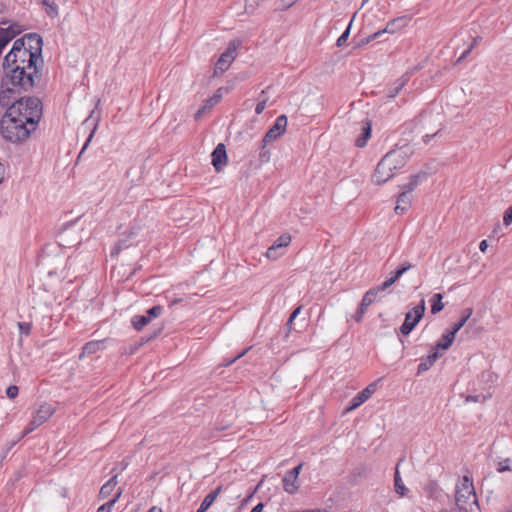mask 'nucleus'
<instances>
[{
	"label": "nucleus",
	"instance_id": "nucleus-60",
	"mask_svg": "<svg viewBox=\"0 0 512 512\" xmlns=\"http://www.w3.org/2000/svg\"><path fill=\"white\" fill-rule=\"evenodd\" d=\"M441 512H458V511H457L456 509H454V510H450V511H448V510H442Z\"/></svg>",
	"mask_w": 512,
	"mask_h": 512
},
{
	"label": "nucleus",
	"instance_id": "nucleus-15",
	"mask_svg": "<svg viewBox=\"0 0 512 512\" xmlns=\"http://www.w3.org/2000/svg\"><path fill=\"white\" fill-rule=\"evenodd\" d=\"M440 357V354L438 353V351H433L431 354L427 355L426 357H423L420 359V364L418 365V368H417V374H422L424 372H426L427 370H429L433 365L434 363L436 362V360Z\"/></svg>",
	"mask_w": 512,
	"mask_h": 512
},
{
	"label": "nucleus",
	"instance_id": "nucleus-27",
	"mask_svg": "<svg viewBox=\"0 0 512 512\" xmlns=\"http://www.w3.org/2000/svg\"><path fill=\"white\" fill-rule=\"evenodd\" d=\"M377 291H375L374 288H371L369 289L363 296L362 300H361V303L360 305L363 307V308H368L372 303L375 302L376 298H377Z\"/></svg>",
	"mask_w": 512,
	"mask_h": 512
},
{
	"label": "nucleus",
	"instance_id": "nucleus-16",
	"mask_svg": "<svg viewBox=\"0 0 512 512\" xmlns=\"http://www.w3.org/2000/svg\"><path fill=\"white\" fill-rule=\"evenodd\" d=\"M405 24L406 21L404 17L394 18L386 24L384 29L379 30L378 33H380V36H382L384 33L393 34L400 30Z\"/></svg>",
	"mask_w": 512,
	"mask_h": 512
},
{
	"label": "nucleus",
	"instance_id": "nucleus-23",
	"mask_svg": "<svg viewBox=\"0 0 512 512\" xmlns=\"http://www.w3.org/2000/svg\"><path fill=\"white\" fill-rule=\"evenodd\" d=\"M398 467H399V463L397 464L396 469H395L394 487H395L396 493H398L400 496H405L408 492V489L406 488V486L404 485V483L400 477Z\"/></svg>",
	"mask_w": 512,
	"mask_h": 512
},
{
	"label": "nucleus",
	"instance_id": "nucleus-58",
	"mask_svg": "<svg viewBox=\"0 0 512 512\" xmlns=\"http://www.w3.org/2000/svg\"><path fill=\"white\" fill-rule=\"evenodd\" d=\"M155 337H157V333H154L153 335H151L146 341L154 339Z\"/></svg>",
	"mask_w": 512,
	"mask_h": 512
},
{
	"label": "nucleus",
	"instance_id": "nucleus-28",
	"mask_svg": "<svg viewBox=\"0 0 512 512\" xmlns=\"http://www.w3.org/2000/svg\"><path fill=\"white\" fill-rule=\"evenodd\" d=\"M150 322L149 317H146L145 315H136L132 318V325L138 331L143 329Z\"/></svg>",
	"mask_w": 512,
	"mask_h": 512
},
{
	"label": "nucleus",
	"instance_id": "nucleus-9",
	"mask_svg": "<svg viewBox=\"0 0 512 512\" xmlns=\"http://www.w3.org/2000/svg\"><path fill=\"white\" fill-rule=\"evenodd\" d=\"M287 123L288 120L286 115H280L277 117L275 123L270 127L262 139V150H264L268 143L277 140L286 131Z\"/></svg>",
	"mask_w": 512,
	"mask_h": 512
},
{
	"label": "nucleus",
	"instance_id": "nucleus-61",
	"mask_svg": "<svg viewBox=\"0 0 512 512\" xmlns=\"http://www.w3.org/2000/svg\"><path fill=\"white\" fill-rule=\"evenodd\" d=\"M88 122H89V119H86V120L83 122V126H85Z\"/></svg>",
	"mask_w": 512,
	"mask_h": 512
},
{
	"label": "nucleus",
	"instance_id": "nucleus-20",
	"mask_svg": "<svg viewBox=\"0 0 512 512\" xmlns=\"http://www.w3.org/2000/svg\"><path fill=\"white\" fill-rule=\"evenodd\" d=\"M455 339L454 332L447 331L441 337V339L437 342L434 349L437 351L438 349L447 350L453 343Z\"/></svg>",
	"mask_w": 512,
	"mask_h": 512
},
{
	"label": "nucleus",
	"instance_id": "nucleus-53",
	"mask_svg": "<svg viewBox=\"0 0 512 512\" xmlns=\"http://www.w3.org/2000/svg\"><path fill=\"white\" fill-rule=\"evenodd\" d=\"M264 508L263 503H258L250 512H262Z\"/></svg>",
	"mask_w": 512,
	"mask_h": 512
},
{
	"label": "nucleus",
	"instance_id": "nucleus-43",
	"mask_svg": "<svg viewBox=\"0 0 512 512\" xmlns=\"http://www.w3.org/2000/svg\"><path fill=\"white\" fill-rule=\"evenodd\" d=\"M301 307L296 308L290 315L288 321H287V327L291 329V324L294 321V319L297 317V315L300 313Z\"/></svg>",
	"mask_w": 512,
	"mask_h": 512
},
{
	"label": "nucleus",
	"instance_id": "nucleus-38",
	"mask_svg": "<svg viewBox=\"0 0 512 512\" xmlns=\"http://www.w3.org/2000/svg\"><path fill=\"white\" fill-rule=\"evenodd\" d=\"M18 393H19V388L16 385H11L6 390V395L10 399L16 398Z\"/></svg>",
	"mask_w": 512,
	"mask_h": 512
},
{
	"label": "nucleus",
	"instance_id": "nucleus-8",
	"mask_svg": "<svg viewBox=\"0 0 512 512\" xmlns=\"http://www.w3.org/2000/svg\"><path fill=\"white\" fill-rule=\"evenodd\" d=\"M238 46L239 44L236 41L229 43L227 49L220 55L218 61L216 62L213 76H218L228 70L231 63L237 56Z\"/></svg>",
	"mask_w": 512,
	"mask_h": 512
},
{
	"label": "nucleus",
	"instance_id": "nucleus-17",
	"mask_svg": "<svg viewBox=\"0 0 512 512\" xmlns=\"http://www.w3.org/2000/svg\"><path fill=\"white\" fill-rule=\"evenodd\" d=\"M410 205H411L410 195H408L407 193L401 192L397 199L395 213L396 214L404 213L405 211H407V209L410 207Z\"/></svg>",
	"mask_w": 512,
	"mask_h": 512
},
{
	"label": "nucleus",
	"instance_id": "nucleus-14",
	"mask_svg": "<svg viewBox=\"0 0 512 512\" xmlns=\"http://www.w3.org/2000/svg\"><path fill=\"white\" fill-rule=\"evenodd\" d=\"M372 124L369 120H365L362 123L361 134L355 139V145L359 148L366 146L368 140L371 137Z\"/></svg>",
	"mask_w": 512,
	"mask_h": 512
},
{
	"label": "nucleus",
	"instance_id": "nucleus-57",
	"mask_svg": "<svg viewBox=\"0 0 512 512\" xmlns=\"http://www.w3.org/2000/svg\"><path fill=\"white\" fill-rule=\"evenodd\" d=\"M2 174H3V166H2V164L0 163V183H1V182H2V180H3Z\"/></svg>",
	"mask_w": 512,
	"mask_h": 512
},
{
	"label": "nucleus",
	"instance_id": "nucleus-32",
	"mask_svg": "<svg viewBox=\"0 0 512 512\" xmlns=\"http://www.w3.org/2000/svg\"><path fill=\"white\" fill-rule=\"evenodd\" d=\"M353 17H355V15H354ZM353 19H354V18H352V19H351V21L349 22V24H348V26H347L346 30H345V31L342 33V35L337 39L336 45H337L338 47H341V46H343V45L346 43V41H347V39H348V37H349V35H350V28H351V25H352Z\"/></svg>",
	"mask_w": 512,
	"mask_h": 512
},
{
	"label": "nucleus",
	"instance_id": "nucleus-49",
	"mask_svg": "<svg viewBox=\"0 0 512 512\" xmlns=\"http://www.w3.org/2000/svg\"><path fill=\"white\" fill-rule=\"evenodd\" d=\"M302 466H303L302 464H299L298 466H296L293 469L289 470L288 473L294 475L295 479H297Z\"/></svg>",
	"mask_w": 512,
	"mask_h": 512
},
{
	"label": "nucleus",
	"instance_id": "nucleus-44",
	"mask_svg": "<svg viewBox=\"0 0 512 512\" xmlns=\"http://www.w3.org/2000/svg\"><path fill=\"white\" fill-rule=\"evenodd\" d=\"M259 157L261 161H268L269 160V151L266 150V147L264 150H262V141L260 142V154Z\"/></svg>",
	"mask_w": 512,
	"mask_h": 512
},
{
	"label": "nucleus",
	"instance_id": "nucleus-29",
	"mask_svg": "<svg viewBox=\"0 0 512 512\" xmlns=\"http://www.w3.org/2000/svg\"><path fill=\"white\" fill-rule=\"evenodd\" d=\"M121 494H122V491H121V489H119L111 500H109L108 502H106L105 504L101 505L98 508L97 512H111L112 507L118 501Z\"/></svg>",
	"mask_w": 512,
	"mask_h": 512
},
{
	"label": "nucleus",
	"instance_id": "nucleus-1",
	"mask_svg": "<svg viewBox=\"0 0 512 512\" xmlns=\"http://www.w3.org/2000/svg\"><path fill=\"white\" fill-rule=\"evenodd\" d=\"M43 40L37 33H29L14 41L2 63L1 87L6 90H31L41 80Z\"/></svg>",
	"mask_w": 512,
	"mask_h": 512
},
{
	"label": "nucleus",
	"instance_id": "nucleus-45",
	"mask_svg": "<svg viewBox=\"0 0 512 512\" xmlns=\"http://www.w3.org/2000/svg\"><path fill=\"white\" fill-rule=\"evenodd\" d=\"M480 399H482V401H484L486 399L485 396H480V395H468L466 397V402H478L480 401Z\"/></svg>",
	"mask_w": 512,
	"mask_h": 512
},
{
	"label": "nucleus",
	"instance_id": "nucleus-56",
	"mask_svg": "<svg viewBox=\"0 0 512 512\" xmlns=\"http://www.w3.org/2000/svg\"><path fill=\"white\" fill-rule=\"evenodd\" d=\"M246 1L249 3L250 6L253 7V6L257 5L260 0H246Z\"/></svg>",
	"mask_w": 512,
	"mask_h": 512
},
{
	"label": "nucleus",
	"instance_id": "nucleus-52",
	"mask_svg": "<svg viewBox=\"0 0 512 512\" xmlns=\"http://www.w3.org/2000/svg\"><path fill=\"white\" fill-rule=\"evenodd\" d=\"M487 248H488V242H487V240H482V241L480 242V244H479V249H480V251L484 253V252H486Z\"/></svg>",
	"mask_w": 512,
	"mask_h": 512
},
{
	"label": "nucleus",
	"instance_id": "nucleus-35",
	"mask_svg": "<svg viewBox=\"0 0 512 512\" xmlns=\"http://www.w3.org/2000/svg\"><path fill=\"white\" fill-rule=\"evenodd\" d=\"M380 37H381V36H380V33H378V31H377V32H375V33L370 34V35H369V36H367V37H364V38L360 39V40H359V42L357 43V46H358V47H361V46L367 45V44H369L371 41L376 40V39H378V38H380Z\"/></svg>",
	"mask_w": 512,
	"mask_h": 512
},
{
	"label": "nucleus",
	"instance_id": "nucleus-42",
	"mask_svg": "<svg viewBox=\"0 0 512 512\" xmlns=\"http://www.w3.org/2000/svg\"><path fill=\"white\" fill-rule=\"evenodd\" d=\"M366 310V308H363L361 305H359L355 315L353 316L354 320L358 323L361 322Z\"/></svg>",
	"mask_w": 512,
	"mask_h": 512
},
{
	"label": "nucleus",
	"instance_id": "nucleus-59",
	"mask_svg": "<svg viewBox=\"0 0 512 512\" xmlns=\"http://www.w3.org/2000/svg\"><path fill=\"white\" fill-rule=\"evenodd\" d=\"M118 252H119V248H118V247H116V248H115V251H111V254H112V255H114V254H117Z\"/></svg>",
	"mask_w": 512,
	"mask_h": 512
},
{
	"label": "nucleus",
	"instance_id": "nucleus-3",
	"mask_svg": "<svg viewBox=\"0 0 512 512\" xmlns=\"http://www.w3.org/2000/svg\"><path fill=\"white\" fill-rule=\"evenodd\" d=\"M23 89H15V90H6L1 87L0 92V105L3 107H7V109L19 107L20 113L18 118L25 121L26 118H30L34 115V110L38 111V115L34 117L33 121H35V125L38 126V123L42 117V103L39 98L27 96L17 99L11 103L9 93L22 92Z\"/></svg>",
	"mask_w": 512,
	"mask_h": 512
},
{
	"label": "nucleus",
	"instance_id": "nucleus-24",
	"mask_svg": "<svg viewBox=\"0 0 512 512\" xmlns=\"http://www.w3.org/2000/svg\"><path fill=\"white\" fill-rule=\"evenodd\" d=\"M473 310L471 308H466L462 311L461 318L453 325L451 332L456 333L466 324L468 319L471 317Z\"/></svg>",
	"mask_w": 512,
	"mask_h": 512
},
{
	"label": "nucleus",
	"instance_id": "nucleus-54",
	"mask_svg": "<svg viewBox=\"0 0 512 512\" xmlns=\"http://www.w3.org/2000/svg\"><path fill=\"white\" fill-rule=\"evenodd\" d=\"M295 2H296V0H283V7H284V8H289V7H291Z\"/></svg>",
	"mask_w": 512,
	"mask_h": 512
},
{
	"label": "nucleus",
	"instance_id": "nucleus-46",
	"mask_svg": "<svg viewBox=\"0 0 512 512\" xmlns=\"http://www.w3.org/2000/svg\"><path fill=\"white\" fill-rule=\"evenodd\" d=\"M266 105L267 104H265V100H262L261 102L258 101V103L256 104V107H255L256 114H258V115L261 114L264 111V109L266 108Z\"/></svg>",
	"mask_w": 512,
	"mask_h": 512
},
{
	"label": "nucleus",
	"instance_id": "nucleus-40",
	"mask_svg": "<svg viewBox=\"0 0 512 512\" xmlns=\"http://www.w3.org/2000/svg\"><path fill=\"white\" fill-rule=\"evenodd\" d=\"M509 462H510V460L508 458L499 462L497 471L499 473H503L505 471H510Z\"/></svg>",
	"mask_w": 512,
	"mask_h": 512
},
{
	"label": "nucleus",
	"instance_id": "nucleus-21",
	"mask_svg": "<svg viewBox=\"0 0 512 512\" xmlns=\"http://www.w3.org/2000/svg\"><path fill=\"white\" fill-rule=\"evenodd\" d=\"M283 488L287 493L293 494L297 491L298 485H297V479H295V476L286 473L283 478Z\"/></svg>",
	"mask_w": 512,
	"mask_h": 512
},
{
	"label": "nucleus",
	"instance_id": "nucleus-19",
	"mask_svg": "<svg viewBox=\"0 0 512 512\" xmlns=\"http://www.w3.org/2000/svg\"><path fill=\"white\" fill-rule=\"evenodd\" d=\"M117 485V476L111 477L100 489L99 497L101 499L108 498Z\"/></svg>",
	"mask_w": 512,
	"mask_h": 512
},
{
	"label": "nucleus",
	"instance_id": "nucleus-34",
	"mask_svg": "<svg viewBox=\"0 0 512 512\" xmlns=\"http://www.w3.org/2000/svg\"><path fill=\"white\" fill-rule=\"evenodd\" d=\"M405 81L404 80H398L393 88L389 90L388 97L394 98L398 95V93L401 91V89L404 87Z\"/></svg>",
	"mask_w": 512,
	"mask_h": 512
},
{
	"label": "nucleus",
	"instance_id": "nucleus-48",
	"mask_svg": "<svg viewBox=\"0 0 512 512\" xmlns=\"http://www.w3.org/2000/svg\"><path fill=\"white\" fill-rule=\"evenodd\" d=\"M96 126H97V125H96V124H94V128H93V130L91 131V133H90V135H89L88 139L86 140V142H85V144H84V146H83V148H82V150H81V152H80V155L84 152V150L87 148L88 144L90 143V141H91V139H92V137H93V135H94V132H95Z\"/></svg>",
	"mask_w": 512,
	"mask_h": 512
},
{
	"label": "nucleus",
	"instance_id": "nucleus-4",
	"mask_svg": "<svg viewBox=\"0 0 512 512\" xmlns=\"http://www.w3.org/2000/svg\"><path fill=\"white\" fill-rule=\"evenodd\" d=\"M409 155L404 149L389 151L377 164L372 175L373 183L380 185L394 176L395 171L405 166Z\"/></svg>",
	"mask_w": 512,
	"mask_h": 512
},
{
	"label": "nucleus",
	"instance_id": "nucleus-39",
	"mask_svg": "<svg viewBox=\"0 0 512 512\" xmlns=\"http://www.w3.org/2000/svg\"><path fill=\"white\" fill-rule=\"evenodd\" d=\"M477 42V39H474L473 42L469 45V47L461 54V56L457 59V63L464 60L473 50Z\"/></svg>",
	"mask_w": 512,
	"mask_h": 512
},
{
	"label": "nucleus",
	"instance_id": "nucleus-36",
	"mask_svg": "<svg viewBox=\"0 0 512 512\" xmlns=\"http://www.w3.org/2000/svg\"><path fill=\"white\" fill-rule=\"evenodd\" d=\"M395 283V280L390 276L387 280H385L381 285L373 287L375 291L379 294L380 292L388 289Z\"/></svg>",
	"mask_w": 512,
	"mask_h": 512
},
{
	"label": "nucleus",
	"instance_id": "nucleus-12",
	"mask_svg": "<svg viewBox=\"0 0 512 512\" xmlns=\"http://www.w3.org/2000/svg\"><path fill=\"white\" fill-rule=\"evenodd\" d=\"M212 157V165L214 166L216 171H221L222 166L227 161V154H226V148L225 145L222 143H219L214 151L211 154Z\"/></svg>",
	"mask_w": 512,
	"mask_h": 512
},
{
	"label": "nucleus",
	"instance_id": "nucleus-55",
	"mask_svg": "<svg viewBox=\"0 0 512 512\" xmlns=\"http://www.w3.org/2000/svg\"><path fill=\"white\" fill-rule=\"evenodd\" d=\"M428 488L430 489L431 492H433L434 490H436L438 488V485L436 482L432 481L429 483Z\"/></svg>",
	"mask_w": 512,
	"mask_h": 512
},
{
	"label": "nucleus",
	"instance_id": "nucleus-7",
	"mask_svg": "<svg viewBox=\"0 0 512 512\" xmlns=\"http://www.w3.org/2000/svg\"><path fill=\"white\" fill-rule=\"evenodd\" d=\"M425 313V301L421 300L420 304L415 306L412 311L405 315V320L400 327L402 335H409L415 326L419 323Z\"/></svg>",
	"mask_w": 512,
	"mask_h": 512
},
{
	"label": "nucleus",
	"instance_id": "nucleus-22",
	"mask_svg": "<svg viewBox=\"0 0 512 512\" xmlns=\"http://www.w3.org/2000/svg\"><path fill=\"white\" fill-rule=\"evenodd\" d=\"M426 177L425 173H419L411 176L409 183L403 185V193H407L408 195L411 194V192L418 186L421 179Z\"/></svg>",
	"mask_w": 512,
	"mask_h": 512
},
{
	"label": "nucleus",
	"instance_id": "nucleus-18",
	"mask_svg": "<svg viewBox=\"0 0 512 512\" xmlns=\"http://www.w3.org/2000/svg\"><path fill=\"white\" fill-rule=\"evenodd\" d=\"M104 347V341L103 340H95L87 342L84 347L82 354L80 355V358L84 355H92L99 350H101Z\"/></svg>",
	"mask_w": 512,
	"mask_h": 512
},
{
	"label": "nucleus",
	"instance_id": "nucleus-5",
	"mask_svg": "<svg viewBox=\"0 0 512 512\" xmlns=\"http://www.w3.org/2000/svg\"><path fill=\"white\" fill-rule=\"evenodd\" d=\"M455 502L464 512H481L472 479L465 475L456 486Z\"/></svg>",
	"mask_w": 512,
	"mask_h": 512
},
{
	"label": "nucleus",
	"instance_id": "nucleus-26",
	"mask_svg": "<svg viewBox=\"0 0 512 512\" xmlns=\"http://www.w3.org/2000/svg\"><path fill=\"white\" fill-rule=\"evenodd\" d=\"M443 295L441 293H436L432 296L431 302V313L437 314L443 310L444 304L442 303Z\"/></svg>",
	"mask_w": 512,
	"mask_h": 512
},
{
	"label": "nucleus",
	"instance_id": "nucleus-10",
	"mask_svg": "<svg viewBox=\"0 0 512 512\" xmlns=\"http://www.w3.org/2000/svg\"><path fill=\"white\" fill-rule=\"evenodd\" d=\"M291 242V236L289 234L281 235L271 247L268 248L266 252V257L271 260L278 259L281 255H283V250L286 248Z\"/></svg>",
	"mask_w": 512,
	"mask_h": 512
},
{
	"label": "nucleus",
	"instance_id": "nucleus-33",
	"mask_svg": "<svg viewBox=\"0 0 512 512\" xmlns=\"http://www.w3.org/2000/svg\"><path fill=\"white\" fill-rule=\"evenodd\" d=\"M163 312V307L160 305L153 306L152 308L148 309L146 312V317H149V320L151 321L153 318L159 317Z\"/></svg>",
	"mask_w": 512,
	"mask_h": 512
},
{
	"label": "nucleus",
	"instance_id": "nucleus-2",
	"mask_svg": "<svg viewBox=\"0 0 512 512\" xmlns=\"http://www.w3.org/2000/svg\"><path fill=\"white\" fill-rule=\"evenodd\" d=\"M20 113L19 107L7 109L0 121V133L2 137L11 143H21L27 140L30 135L37 129L34 117L38 114L34 110V115L26 118L25 121L18 118Z\"/></svg>",
	"mask_w": 512,
	"mask_h": 512
},
{
	"label": "nucleus",
	"instance_id": "nucleus-30",
	"mask_svg": "<svg viewBox=\"0 0 512 512\" xmlns=\"http://www.w3.org/2000/svg\"><path fill=\"white\" fill-rule=\"evenodd\" d=\"M412 268V265L409 262H404L397 270H395L391 277L395 280V282L409 269Z\"/></svg>",
	"mask_w": 512,
	"mask_h": 512
},
{
	"label": "nucleus",
	"instance_id": "nucleus-47",
	"mask_svg": "<svg viewBox=\"0 0 512 512\" xmlns=\"http://www.w3.org/2000/svg\"><path fill=\"white\" fill-rule=\"evenodd\" d=\"M249 349H250V348H247V349L243 350V351H242L241 353H239L237 356H235V357H234V358H232L230 361H228V362L225 364V366H229V365H231L232 363H234L237 359H240L242 356H244V355L248 352V350H249Z\"/></svg>",
	"mask_w": 512,
	"mask_h": 512
},
{
	"label": "nucleus",
	"instance_id": "nucleus-13",
	"mask_svg": "<svg viewBox=\"0 0 512 512\" xmlns=\"http://www.w3.org/2000/svg\"><path fill=\"white\" fill-rule=\"evenodd\" d=\"M223 88H219L217 92L210 98L206 99L203 106L196 112L195 118L199 119L206 111L210 110L222 98Z\"/></svg>",
	"mask_w": 512,
	"mask_h": 512
},
{
	"label": "nucleus",
	"instance_id": "nucleus-62",
	"mask_svg": "<svg viewBox=\"0 0 512 512\" xmlns=\"http://www.w3.org/2000/svg\"><path fill=\"white\" fill-rule=\"evenodd\" d=\"M510 207L512 208V205Z\"/></svg>",
	"mask_w": 512,
	"mask_h": 512
},
{
	"label": "nucleus",
	"instance_id": "nucleus-51",
	"mask_svg": "<svg viewBox=\"0 0 512 512\" xmlns=\"http://www.w3.org/2000/svg\"><path fill=\"white\" fill-rule=\"evenodd\" d=\"M262 100H265V104H267L269 98L266 95V90H262L259 94L258 101L261 102Z\"/></svg>",
	"mask_w": 512,
	"mask_h": 512
},
{
	"label": "nucleus",
	"instance_id": "nucleus-25",
	"mask_svg": "<svg viewBox=\"0 0 512 512\" xmlns=\"http://www.w3.org/2000/svg\"><path fill=\"white\" fill-rule=\"evenodd\" d=\"M221 488L218 487L216 490L214 491H211L209 494H207L205 496V498L203 499L200 507H201V512H206L210 506L213 504V502L216 500L219 492H220Z\"/></svg>",
	"mask_w": 512,
	"mask_h": 512
},
{
	"label": "nucleus",
	"instance_id": "nucleus-31",
	"mask_svg": "<svg viewBox=\"0 0 512 512\" xmlns=\"http://www.w3.org/2000/svg\"><path fill=\"white\" fill-rule=\"evenodd\" d=\"M42 4L48 8L47 13L49 16L54 17L58 14V7L54 0H42Z\"/></svg>",
	"mask_w": 512,
	"mask_h": 512
},
{
	"label": "nucleus",
	"instance_id": "nucleus-37",
	"mask_svg": "<svg viewBox=\"0 0 512 512\" xmlns=\"http://www.w3.org/2000/svg\"><path fill=\"white\" fill-rule=\"evenodd\" d=\"M18 328L21 334L28 336L31 333L32 325L29 322H19Z\"/></svg>",
	"mask_w": 512,
	"mask_h": 512
},
{
	"label": "nucleus",
	"instance_id": "nucleus-6",
	"mask_svg": "<svg viewBox=\"0 0 512 512\" xmlns=\"http://www.w3.org/2000/svg\"><path fill=\"white\" fill-rule=\"evenodd\" d=\"M55 408L49 403H42L33 413L32 419L23 431V435L33 432L36 428L48 421L55 413Z\"/></svg>",
	"mask_w": 512,
	"mask_h": 512
},
{
	"label": "nucleus",
	"instance_id": "nucleus-50",
	"mask_svg": "<svg viewBox=\"0 0 512 512\" xmlns=\"http://www.w3.org/2000/svg\"><path fill=\"white\" fill-rule=\"evenodd\" d=\"M439 131H440V129H438L437 131H435V132H434V133H432V134H426V135H424V136H423V142H424L425 144H428V143L430 142L431 138H432V137H434L435 135H437Z\"/></svg>",
	"mask_w": 512,
	"mask_h": 512
},
{
	"label": "nucleus",
	"instance_id": "nucleus-11",
	"mask_svg": "<svg viewBox=\"0 0 512 512\" xmlns=\"http://www.w3.org/2000/svg\"><path fill=\"white\" fill-rule=\"evenodd\" d=\"M376 390V383L369 384L365 389L357 393L352 400L350 401L349 406L346 408L347 412H350L356 408H358L360 405H362L365 401H367L372 394Z\"/></svg>",
	"mask_w": 512,
	"mask_h": 512
},
{
	"label": "nucleus",
	"instance_id": "nucleus-41",
	"mask_svg": "<svg viewBox=\"0 0 512 512\" xmlns=\"http://www.w3.org/2000/svg\"><path fill=\"white\" fill-rule=\"evenodd\" d=\"M503 223L506 226H509L512 223V208L511 207H509L505 211L504 216H503Z\"/></svg>",
	"mask_w": 512,
	"mask_h": 512
}]
</instances>
